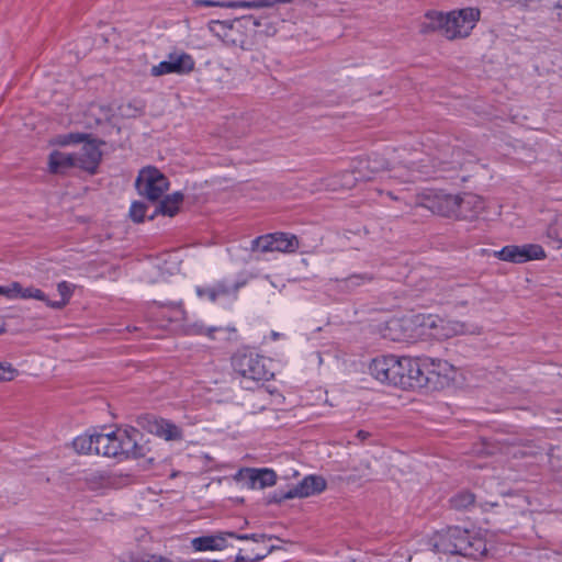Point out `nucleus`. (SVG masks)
Masks as SVG:
<instances>
[{"label":"nucleus","mask_w":562,"mask_h":562,"mask_svg":"<svg viewBox=\"0 0 562 562\" xmlns=\"http://www.w3.org/2000/svg\"><path fill=\"white\" fill-rule=\"evenodd\" d=\"M147 205L143 202L135 201L130 207V216L135 223H142L145 218Z\"/></svg>","instance_id":"2f4dec72"},{"label":"nucleus","mask_w":562,"mask_h":562,"mask_svg":"<svg viewBox=\"0 0 562 562\" xmlns=\"http://www.w3.org/2000/svg\"><path fill=\"white\" fill-rule=\"evenodd\" d=\"M246 284V280H238L234 283H228L226 280L218 281L213 286L217 297L236 294L237 291Z\"/></svg>","instance_id":"cd10ccee"},{"label":"nucleus","mask_w":562,"mask_h":562,"mask_svg":"<svg viewBox=\"0 0 562 562\" xmlns=\"http://www.w3.org/2000/svg\"><path fill=\"white\" fill-rule=\"evenodd\" d=\"M48 165L52 173H66L70 168H76L75 154L54 150L49 155Z\"/></svg>","instance_id":"2eb2a0df"},{"label":"nucleus","mask_w":562,"mask_h":562,"mask_svg":"<svg viewBox=\"0 0 562 562\" xmlns=\"http://www.w3.org/2000/svg\"><path fill=\"white\" fill-rule=\"evenodd\" d=\"M183 199L184 195L180 191L166 195L156 206V210L154 214L149 216V220H153L157 214L175 216L178 213Z\"/></svg>","instance_id":"dca6fc26"},{"label":"nucleus","mask_w":562,"mask_h":562,"mask_svg":"<svg viewBox=\"0 0 562 562\" xmlns=\"http://www.w3.org/2000/svg\"><path fill=\"white\" fill-rule=\"evenodd\" d=\"M135 187L149 201H158L168 190L169 181L156 167H146L139 171Z\"/></svg>","instance_id":"6e6552de"},{"label":"nucleus","mask_w":562,"mask_h":562,"mask_svg":"<svg viewBox=\"0 0 562 562\" xmlns=\"http://www.w3.org/2000/svg\"><path fill=\"white\" fill-rule=\"evenodd\" d=\"M194 59L184 52H172L168 54L167 59L155 65L150 69V75L160 77L168 74L187 75L194 69Z\"/></svg>","instance_id":"9b49d317"},{"label":"nucleus","mask_w":562,"mask_h":562,"mask_svg":"<svg viewBox=\"0 0 562 562\" xmlns=\"http://www.w3.org/2000/svg\"><path fill=\"white\" fill-rule=\"evenodd\" d=\"M22 288H23V286L21 285V283H19V282H12V283L9 285V291H10L9 299H10V300L21 299Z\"/></svg>","instance_id":"ea45409f"},{"label":"nucleus","mask_w":562,"mask_h":562,"mask_svg":"<svg viewBox=\"0 0 562 562\" xmlns=\"http://www.w3.org/2000/svg\"><path fill=\"white\" fill-rule=\"evenodd\" d=\"M261 555H256L254 558L250 557H244L240 552L236 555V562H244V561H257L260 560Z\"/></svg>","instance_id":"79ce46f5"},{"label":"nucleus","mask_w":562,"mask_h":562,"mask_svg":"<svg viewBox=\"0 0 562 562\" xmlns=\"http://www.w3.org/2000/svg\"><path fill=\"white\" fill-rule=\"evenodd\" d=\"M235 22L237 25L252 31L255 34L273 35L276 33V29L269 25L266 19L256 18L254 15H245L235 19Z\"/></svg>","instance_id":"f3484780"},{"label":"nucleus","mask_w":562,"mask_h":562,"mask_svg":"<svg viewBox=\"0 0 562 562\" xmlns=\"http://www.w3.org/2000/svg\"><path fill=\"white\" fill-rule=\"evenodd\" d=\"M425 18L426 21L420 24L422 33L440 31L441 34L446 37L447 14H443L442 12L429 11L426 13Z\"/></svg>","instance_id":"aec40b11"},{"label":"nucleus","mask_w":562,"mask_h":562,"mask_svg":"<svg viewBox=\"0 0 562 562\" xmlns=\"http://www.w3.org/2000/svg\"><path fill=\"white\" fill-rule=\"evenodd\" d=\"M374 279L373 274L364 272V273H355L347 278L337 280L338 288L345 291H353L358 286L370 283Z\"/></svg>","instance_id":"4be33fe9"},{"label":"nucleus","mask_w":562,"mask_h":562,"mask_svg":"<svg viewBox=\"0 0 562 562\" xmlns=\"http://www.w3.org/2000/svg\"><path fill=\"white\" fill-rule=\"evenodd\" d=\"M72 447L78 453H94V434L78 436L72 441Z\"/></svg>","instance_id":"bb28decb"},{"label":"nucleus","mask_w":562,"mask_h":562,"mask_svg":"<svg viewBox=\"0 0 562 562\" xmlns=\"http://www.w3.org/2000/svg\"><path fill=\"white\" fill-rule=\"evenodd\" d=\"M495 257L503 261L524 263L530 260L543 259L546 258V252L543 248L537 244H526L521 246L508 245L495 251Z\"/></svg>","instance_id":"f8f14e48"},{"label":"nucleus","mask_w":562,"mask_h":562,"mask_svg":"<svg viewBox=\"0 0 562 562\" xmlns=\"http://www.w3.org/2000/svg\"><path fill=\"white\" fill-rule=\"evenodd\" d=\"M326 480L321 475H307L293 487L289 488L288 496L294 498L310 497L326 490Z\"/></svg>","instance_id":"4468645a"},{"label":"nucleus","mask_w":562,"mask_h":562,"mask_svg":"<svg viewBox=\"0 0 562 562\" xmlns=\"http://www.w3.org/2000/svg\"><path fill=\"white\" fill-rule=\"evenodd\" d=\"M449 364L447 362H432L431 369H423L417 360L408 357H403V382L397 386L402 389H418V387H437L442 386L448 382L447 371Z\"/></svg>","instance_id":"f03ea898"},{"label":"nucleus","mask_w":562,"mask_h":562,"mask_svg":"<svg viewBox=\"0 0 562 562\" xmlns=\"http://www.w3.org/2000/svg\"><path fill=\"white\" fill-rule=\"evenodd\" d=\"M257 488H265L276 484L277 475L270 469H257Z\"/></svg>","instance_id":"c756f323"},{"label":"nucleus","mask_w":562,"mask_h":562,"mask_svg":"<svg viewBox=\"0 0 562 562\" xmlns=\"http://www.w3.org/2000/svg\"><path fill=\"white\" fill-rule=\"evenodd\" d=\"M403 357L393 355L381 356L374 358L370 366V374L382 383L392 384L397 386L404 384L403 382Z\"/></svg>","instance_id":"423d86ee"},{"label":"nucleus","mask_w":562,"mask_h":562,"mask_svg":"<svg viewBox=\"0 0 562 562\" xmlns=\"http://www.w3.org/2000/svg\"><path fill=\"white\" fill-rule=\"evenodd\" d=\"M272 244L273 251L280 252H293L300 246L297 237L288 233L272 234Z\"/></svg>","instance_id":"412c9836"},{"label":"nucleus","mask_w":562,"mask_h":562,"mask_svg":"<svg viewBox=\"0 0 562 562\" xmlns=\"http://www.w3.org/2000/svg\"><path fill=\"white\" fill-rule=\"evenodd\" d=\"M452 155L453 156H460V150H453Z\"/></svg>","instance_id":"3c124183"},{"label":"nucleus","mask_w":562,"mask_h":562,"mask_svg":"<svg viewBox=\"0 0 562 562\" xmlns=\"http://www.w3.org/2000/svg\"><path fill=\"white\" fill-rule=\"evenodd\" d=\"M225 535L229 538H235V539H238V540H254L256 542H259L260 540H262L265 538V535H258V533H251V535H238L236 532H233V531H228V532H225Z\"/></svg>","instance_id":"c9c22d12"},{"label":"nucleus","mask_w":562,"mask_h":562,"mask_svg":"<svg viewBox=\"0 0 562 562\" xmlns=\"http://www.w3.org/2000/svg\"><path fill=\"white\" fill-rule=\"evenodd\" d=\"M232 366L246 389H251L252 384L269 381L273 376L267 368L266 359L254 351H237L232 358Z\"/></svg>","instance_id":"7ed1b4c3"},{"label":"nucleus","mask_w":562,"mask_h":562,"mask_svg":"<svg viewBox=\"0 0 562 562\" xmlns=\"http://www.w3.org/2000/svg\"><path fill=\"white\" fill-rule=\"evenodd\" d=\"M57 291H58L59 295L61 296V300L60 301H50L48 299L47 306L55 308V310H60L64 306H66L68 304V302L70 301V297L72 296V293H74V285L67 281H61L57 284Z\"/></svg>","instance_id":"b1692460"},{"label":"nucleus","mask_w":562,"mask_h":562,"mask_svg":"<svg viewBox=\"0 0 562 562\" xmlns=\"http://www.w3.org/2000/svg\"><path fill=\"white\" fill-rule=\"evenodd\" d=\"M88 134H69L67 136V140L63 142V144L68 143H82V147L74 153L75 154V161H76V168H79L81 170H85L91 175L95 173L100 161L102 157V153L99 148V145L101 143H98L95 139H88Z\"/></svg>","instance_id":"20e7f679"},{"label":"nucleus","mask_w":562,"mask_h":562,"mask_svg":"<svg viewBox=\"0 0 562 562\" xmlns=\"http://www.w3.org/2000/svg\"><path fill=\"white\" fill-rule=\"evenodd\" d=\"M389 168V161L382 155L373 153L367 159L360 160L357 170L345 171L341 173V187L351 189L357 181H367L373 178L375 173Z\"/></svg>","instance_id":"0eeeda50"},{"label":"nucleus","mask_w":562,"mask_h":562,"mask_svg":"<svg viewBox=\"0 0 562 562\" xmlns=\"http://www.w3.org/2000/svg\"><path fill=\"white\" fill-rule=\"evenodd\" d=\"M225 532L215 536H202L192 539L191 544L196 551L222 550L226 547Z\"/></svg>","instance_id":"6ab92c4d"},{"label":"nucleus","mask_w":562,"mask_h":562,"mask_svg":"<svg viewBox=\"0 0 562 562\" xmlns=\"http://www.w3.org/2000/svg\"><path fill=\"white\" fill-rule=\"evenodd\" d=\"M501 2H508V3H517L521 5H528L529 3L533 2L535 0H499Z\"/></svg>","instance_id":"c03bdc74"},{"label":"nucleus","mask_w":562,"mask_h":562,"mask_svg":"<svg viewBox=\"0 0 562 562\" xmlns=\"http://www.w3.org/2000/svg\"><path fill=\"white\" fill-rule=\"evenodd\" d=\"M236 25L235 20L234 21H220V20H212L209 23V30L217 37H221L225 41H231L229 38V32L234 29Z\"/></svg>","instance_id":"393cba45"},{"label":"nucleus","mask_w":562,"mask_h":562,"mask_svg":"<svg viewBox=\"0 0 562 562\" xmlns=\"http://www.w3.org/2000/svg\"><path fill=\"white\" fill-rule=\"evenodd\" d=\"M4 331L3 326H0V335Z\"/></svg>","instance_id":"603ef678"},{"label":"nucleus","mask_w":562,"mask_h":562,"mask_svg":"<svg viewBox=\"0 0 562 562\" xmlns=\"http://www.w3.org/2000/svg\"><path fill=\"white\" fill-rule=\"evenodd\" d=\"M485 505L497 506V502H493V501L485 502Z\"/></svg>","instance_id":"8fccbe9b"},{"label":"nucleus","mask_w":562,"mask_h":562,"mask_svg":"<svg viewBox=\"0 0 562 562\" xmlns=\"http://www.w3.org/2000/svg\"><path fill=\"white\" fill-rule=\"evenodd\" d=\"M257 469L244 468L236 472L234 480L247 488H257Z\"/></svg>","instance_id":"a878e982"},{"label":"nucleus","mask_w":562,"mask_h":562,"mask_svg":"<svg viewBox=\"0 0 562 562\" xmlns=\"http://www.w3.org/2000/svg\"><path fill=\"white\" fill-rule=\"evenodd\" d=\"M137 424L166 441H181L183 439V430L169 419L147 414L138 417Z\"/></svg>","instance_id":"9d476101"},{"label":"nucleus","mask_w":562,"mask_h":562,"mask_svg":"<svg viewBox=\"0 0 562 562\" xmlns=\"http://www.w3.org/2000/svg\"><path fill=\"white\" fill-rule=\"evenodd\" d=\"M442 170L457 169L462 167V161L458 159H453L450 162L439 161Z\"/></svg>","instance_id":"a19ab883"},{"label":"nucleus","mask_w":562,"mask_h":562,"mask_svg":"<svg viewBox=\"0 0 562 562\" xmlns=\"http://www.w3.org/2000/svg\"><path fill=\"white\" fill-rule=\"evenodd\" d=\"M445 210L440 207L438 211L446 215H456L468 220L474 218L484 209V201L481 196L473 193H464L463 195H446L442 200Z\"/></svg>","instance_id":"39448f33"},{"label":"nucleus","mask_w":562,"mask_h":562,"mask_svg":"<svg viewBox=\"0 0 562 562\" xmlns=\"http://www.w3.org/2000/svg\"><path fill=\"white\" fill-rule=\"evenodd\" d=\"M548 238L559 243L562 238V215L559 216L547 229Z\"/></svg>","instance_id":"473e14b6"},{"label":"nucleus","mask_w":562,"mask_h":562,"mask_svg":"<svg viewBox=\"0 0 562 562\" xmlns=\"http://www.w3.org/2000/svg\"><path fill=\"white\" fill-rule=\"evenodd\" d=\"M193 4L195 7H220V8H227V2H225V1H214V0H194Z\"/></svg>","instance_id":"58836bf2"},{"label":"nucleus","mask_w":562,"mask_h":562,"mask_svg":"<svg viewBox=\"0 0 562 562\" xmlns=\"http://www.w3.org/2000/svg\"><path fill=\"white\" fill-rule=\"evenodd\" d=\"M257 8L272 7L271 0H254Z\"/></svg>","instance_id":"37998d69"},{"label":"nucleus","mask_w":562,"mask_h":562,"mask_svg":"<svg viewBox=\"0 0 562 562\" xmlns=\"http://www.w3.org/2000/svg\"><path fill=\"white\" fill-rule=\"evenodd\" d=\"M196 294L200 297L206 296L211 302H215L217 300V295L213 285L207 288H196Z\"/></svg>","instance_id":"e433bc0d"},{"label":"nucleus","mask_w":562,"mask_h":562,"mask_svg":"<svg viewBox=\"0 0 562 562\" xmlns=\"http://www.w3.org/2000/svg\"><path fill=\"white\" fill-rule=\"evenodd\" d=\"M272 1V5L276 4V3H289L291 2L292 0H271Z\"/></svg>","instance_id":"de8ad7c7"},{"label":"nucleus","mask_w":562,"mask_h":562,"mask_svg":"<svg viewBox=\"0 0 562 562\" xmlns=\"http://www.w3.org/2000/svg\"><path fill=\"white\" fill-rule=\"evenodd\" d=\"M0 295H3L9 299V295H10L9 285L8 286L0 285Z\"/></svg>","instance_id":"49530a36"},{"label":"nucleus","mask_w":562,"mask_h":562,"mask_svg":"<svg viewBox=\"0 0 562 562\" xmlns=\"http://www.w3.org/2000/svg\"><path fill=\"white\" fill-rule=\"evenodd\" d=\"M435 552L479 559L486 555V540L477 531L458 526L437 531L430 539Z\"/></svg>","instance_id":"f257e3e1"},{"label":"nucleus","mask_w":562,"mask_h":562,"mask_svg":"<svg viewBox=\"0 0 562 562\" xmlns=\"http://www.w3.org/2000/svg\"><path fill=\"white\" fill-rule=\"evenodd\" d=\"M356 436H357V438H359L361 441H363V440H366V439L370 436V434H369V432H367V431H364V430H358V432H357V435H356Z\"/></svg>","instance_id":"a18cd8bd"},{"label":"nucleus","mask_w":562,"mask_h":562,"mask_svg":"<svg viewBox=\"0 0 562 562\" xmlns=\"http://www.w3.org/2000/svg\"><path fill=\"white\" fill-rule=\"evenodd\" d=\"M562 8V1H558L555 4H554V9H561Z\"/></svg>","instance_id":"09e8293b"},{"label":"nucleus","mask_w":562,"mask_h":562,"mask_svg":"<svg viewBox=\"0 0 562 562\" xmlns=\"http://www.w3.org/2000/svg\"><path fill=\"white\" fill-rule=\"evenodd\" d=\"M115 431L109 434H94V453L104 457H117L115 449Z\"/></svg>","instance_id":"a211bd4d"},{"label":"nucleus","mask_w":562,"mask_h":562,"mask_svg":"<svg viewBox=\"0 0 562 562\" xmlns=\"http://www.w3.org/2000/svg\"><path fill=\"white\" fill-rule=\"evenodd\" d=\"M288 494H289V490H286V491L277 490L268 496V503L269 504H272V503L278 504L285 499H292L293 497L288 496Z\"/></svg>","instance_id":"72a5a7b5"},{"label":"nucleus","mask_w":562,"mask_h":562,"mask_svg":"<svg viewBox=\"0 0 562 562\" xmlns=\"http://www.w3.org/2000/svg\"><path fill=\"white\" fill-rule=\"evenodd\" d=\"M251 251H261V252H272L273 244H272V234H267L263 236H259L251 240L250 246Z\"/></svg>","instance_id":"c85d7f7f"},{"label":"nucleus","mask_w":562,"mask_h":562,"mask_svg":"<svg viewBox=\"0 0 562 562\" xmlns=\"http://www.w3.org/2000/svg\"><path fill=\"white\" fill-rule=\"evenodd\" d=\"M139 431L134 428L116 429L115 430V449L117 457L124 458H142L146 454V448L138 443Z\"/></svg>","instance_id":"ddd939ff"},{"label":"nucleus","mask_w":562,"mask_h":562,"mask_svg":"<svg viewBox=\"0 0 562 562\" xmlns=\"http://www.w3.org/2000/svg\"><path fill=\"white\" fill-rule=\"evenodd\" d=\"M227 8L232 9H254L257 8L254 0H243V1H228Z\"/></svg>","instance_id":"4c0bfd02"},{"label":"nucleus","mask_w":562,"mask_h":562,"mask_svg":"<svg viewBox=\"0 0 562 562\" xmlns=\"http://www.w3.org/2000/svg\"><path fill=\"white\" fill-rule=\"evenodd\" d=\"M16 370L10 364L4 366L0 363V381H11L14 379Z\"/></svg>","instance_id":"f704fd0d"},{"label":"nucleus","mask_w":562,"mask_h":562,"mask_svg":"<svg viewBox=\"0 0 562 562\" xmlns=\"http://www.w3.org/2000/svg\"><path fill=\"white\" fill-rule=\"evenodd\" d=\"M21 299L38 300V301L44 302L46 305H47V301H48V297L46 296V294L41 289L34 288V286L22 288Z\"/></svg>","instance_id":"7c9ffc66"},{"label":"nucleus","mask_w":562,"mask_h":562,"mask_svg":"<svg viewBox=\"0 0 562 562\" xmlns=\"http://www.w3.org/2000/svg\"><path fill=\"white\" fill-rule=\"evenodd\" d=\"M479 19L480 10L476 8H464L447 13L446 38L454 40L469 36Z\"/></svg>","instance_id":"1a4fd4ad"},{"label":"nucleus","mask_w":562,"mask_h":562,"mask_svg":"<svg viewBox=\"0 0 562 562\" xmlns=\"http://www.w3.org/2000/svg\"><path fill=\"white\" fill-rule=\"evenodd\" d=\"M476 498L470 491H460L450 498V504L457 510H468L475 506Z\"/></svg>","instance_id":"5701e85b"}]
</instances>
